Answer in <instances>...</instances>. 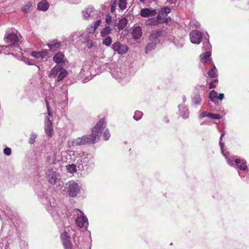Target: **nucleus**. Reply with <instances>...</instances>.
Masks as SVG:
<instances>
[{
  "label": "nucleus",
  "mask_w": 249,
  "mask_h": 249,
  "mask_svg": "<svg viewBox=\"0 0 249 249\" xmlns=\"http://www.w3.org/2000/svg\"><path fill=\"white\" fill-rule=\"evenodd\" d=\"M161 35V32L160 31H153L149 35L148 39V43L145 48V52L146 53L154 50L157 45L160 43L159 37Z\"/></svg>",
  "instance_id": "6"
},
{
  "label": "nucleus",
  "mask_w": 249,
  "mask_h": 249,
  "mask_svg": "<svg viewBox=\"0 0 249 249\" xmlns=\"http://www.w3.org/2000/svg\"><path fill=\"white\" fill-rule=\"evenodd\" d=\"M67 74V71L64 68L61 67L57 78V81L59 82L62 81L66 76Z\"/></svg>",
  "instance_id": "28"
},
{
  "label": "nucleus",
  "mask_w": 249,
  "mask_h": 249,
  "mask_svg": "<svg viewBox=\"0 0 249 249\" xmlns=\"http://www.w3.org/2000/svg\"><path fill=\"white\" fill-rule=\"evenodd\" d=\"M92 69V67H89L88 66H84L80 72V76L81 77H85L87 78L89 75L91 74Z\"/></svg>",
  "instance_id": "22"
},
{
  "label": "nucleus",
  "mask_w": 249,
  "mask_h": 249,
  "mask_svg": "<svg viewBox=\"0 0 249 249\" xmlns=\"http://www.w3.org/2000/svg\"><path fill=\"white\" fill-rule=\"evenodd\" d=\"M103 40V44L107 47H109L112 43V39L110 36H106Z\"/></svg>",
  "instance_id": "36"
},
{
  "label": "nucleus",
  "mask_w": 249,
  "mask_h": 249,
  "mask_svg": "<svg viewBox=\"0 0 249 249\" xmlns=\"http://www.w3.org/2000/svg\"><path fill=\"white\" fill-rule=\"evenodd\" d=\"M163 16H162L160 12H159L158 15L155 18L157 21L158 22L159 24L162 23V22H163Z\"/></svg>",
  "instance_id": "44"
},
{
  "label": "nucleus",
  "mask_w": 249,
  "mask_h": 249,
  "mask_svg": "<svg viewBox=\"0 0 249 249\" xmlns=\"http://www.w3.org/2000/svg\"><path fill=\"white\" fill-rule=\"evenodd\" d=\"M64 57V54L61 52H58L53 57V60L54 62L57 64L63 63V59Z\"/></svg>",
  "instance_id": "26"
},
{
  "label": "nucleus",
  "mask_w": 249,
  "mask_h": 249,
  "mask_svg": "<svg viewBox=\"0 0 249 249\" xmlns=\"http://www.w3.org/2000/svg\"><path fill=\"white\" fill-rule=\"evenodd\" d=\"M224 98V94L223 93H219V95H217V99L222 100Z\"/></svg>",
  "instance_id": "53"
},
{
  "label": "nucleus",
  "mask_w": 249,
  "mask_h": 249,
  "mask_svg": "<svg viewBox=\"0 0 249 249\" xmlns=\"http://www.w3.org/2000/svg\"><path fill=\"white\" fill-rule=\"evenodd\" d=\"M218 81V79L216 78L213 82V83H217Z\"/></svg>",
  "instance_id": "58"
},
{
  "label": "nucleus",
  "mask_w": 249,
  "mask_h": 249,
  "mask_svg": "<svg viewBox=\"0 0 249 249\" xmlns=\"http://www.w3.org/2000/svg\"><path fill=\"white\" fill-rule=\"evenodd\" d=\"M143 113L142 112L140 111H136L135 112L134 115L133 116V118L136 120H139L142 117Z\"/></svg>",
  "instance_id": "39"
},
{
  "label": "nucleus",
  "mask_w": 249,
  "mask_h": 249,
  "mask_svg": "<svg viewBox=\"0 0 249 249\" xmlns=\"http://www.w3.org/2000/svg\"><path fill=\"white\" fill-rule=\"evenodd\" d=\"M227 162L231 166H234L235 165L234 160L233 161L232 160L227 159Z\"/></svg>",
  "instance_id": "50"
},
{
  "label": "nucleus",
  "mask_w": 249,
  "mask_h": 249,
  "mask_svg": "<svg viewBox=\"0 0 249 249\" xmlns=\"http://www.w3.org/2000/svg\"><path fill=\"white\" fill-rule=\"evenodd\" d=\"M146 24L147 25H157L159 24V23L155 18H153L147 20Z\"/></svg>",
  "instance_id": "35"
},
{
  "label": "nucleus",
  "mask_w": 249,
  "mask_h": 249,
  "mask_svg": "<svg viewBox=\"0 0 249 249\" xmlns=\"http://www.w3.org/2000/svg\"><path fill=\"white\" fill-rule=\"evenodd\" d=\"M103 136L104 137V140L105 141H107L109 139L110 135L109 133V131L108 129H106L105 130V131L104 132V133L103 134Z\"/></svg>",
  "instance_id": "43"
},
{
  "label": "nucleus",
  "mask_w": 249,
  "mask_h": 249,
  "mask_svg": "<svg viewBox=\"0 0 249 249\" xmlns=\"http://www.w3.org/2000/svg\"><path fill=\"white\" fill-rule=\"evenodd\" d=\"M95 30H96L94 29V27L92 25H91L87 29V31L89 34L93 33Z\"/></svg>",
  "instance_id": "48"
},
{
  "label": "nucleus",
  "mask_w": 249,
  "mask_h": 249,
  "mask_svg": "<svg viewBox=\"0 0 249 249\" xmlns=\"http://www.w3.org/2000/svg\"><path fill=\"white\" fill-rule=\"evenodd\" d=\"M101 22V20H98L95 21L94 23V25H92V26L94 27V29L96 30V29L100 26Z\"/></svg>",
  "instance_id": "49"
},
{
  "label": "nucleus",
  "mask_w": 249,
  "mask_h": 249,
  "mask_svg": "<svg viewBox=\"0 0 249 249\" xmlns=\"http://www.w3.org/2000/svg\"><path fill=\"white\" fill-rule=\"evenodd\" d=\"M199 118L200 119L202 118V112L199 114Z\"/></svg>",
  "instance_id": "62"
},
{
  "label": "nucleus",
  "mask_w": 249,
  "mask_h": 249,
  "mask_svg": "<svg viewBox=\"0 0 249 249\" xmlns=\"http://www.w3.org/2000/svg\"><path fill=\"white\" fill-rule=\"evenodd\" d=\"M179 114L183 119H186L189 116V110L188 108L183 104L178 106Z\"/></svg>",
  "instance_id": "17"
},
{
  "label": "nucleus",
  "mask_w": 249,
  "mask_h": 249,
  "mask_svg": "<svg viewBox=\"0 0 249 249\" xmlns=\"http://www.w3.org/2000/svg\"><path fill=\"white\" fill-rule=\"evenodd\" d=\"M49 6L46 0H41L37 4V8L40 11H46L48 9Z\"/></svg>",
  "instance_id": "24"
},
{
  "label": "nucleus",
  "mask_w": 249,
  "mask_h": 249,
  "mask_svg": "<svg viewBox=\"0 0 249 249\" xmlns=\"http://www.w3.org/2000/svg\"><path fill=\"white\" fill-rule=\"evenodd\" d=\"M37 137V134L35 132H32L28 140V143L33 144L35 142V140Z\"/></svg>",
  "instance_id": "33"
},
{
  "label": "nucleus",
  "mask_w": 249,
  "mask_h": 249,
  "mask_svg": "<svg viewBox=\"0 0 249 249\" xmlns=\"http://www.w3.org/2000/svg\"><path fill=\"white\" fill-rule=\"evenodd\" d=\"M70 156L75 157L74 162L76 164L79 170H87L92 169L94 166V163L92 156L86 152H75L69 151Z\"/></svg>",
  "instance_id": "3"
},
{
  "label": "nucleus",
  "mask_w": 249,
  "mask_h": 249,
  "mask_svg": "<svg viewBox=\"0 0 249 249\" xmlns=\"http://www.w3.org/2000/svg\"><path fill=\"white\" fill-rule=\"evenodd\" d=\"M66 99L68 100V91H67V90H66Z\"/></svg>",
  "instance_id": "61"
},
{
  "label": "nucleus",
  "mask_w": 249,
  "mask_h": 249,
  "mask_svg": "<svg viewBox=\"0 0 249 249\" xmlns=\"http://www.w3.org/2000/svg\"><path fill=\"white\" fill-rule=\"evenodd\" d=\"M67 185L68 192L70 196L75 197L80 193L81 187L75 181H70L67 183Z\"/></svg>",
  "instance_id": "9"
},
{
  "label": "nucleus",
  "mask_w": 249,
  "mask_h": 249,
  "mask_svg": "<svg viewBox=\"0 0 249 249\" xmlns=\"http://www.w3.org/2000/svg\"><path fill=\"white\" fill-rule=\"evenodd\" d=\"M225 135V131H222V133H221V136H220V139H219V145L220 146V148H221V152L223 155V156L226 158V155L223 153V150H222V148H223V147L224 146V143L222 142V138L224 136V135Z\"/></svg>",
  "instance_id": "38"
},
{
  "label": "nucleus",
  "mask_w": 249,
  "mask_h": 249,
  "mask_svg": "<svg viewBox=\"0 0 249 249\" xmlns=\"http://www.w3.org/2000/svg\"><path fill=\"white\" fill-rule=\"evenodd\" d=\"M171 9L169 7L165 6L163 8H162L159 12L160 13V14L162 15L163 17H166L167 15L170 13Z\"/></svg>",
  "instance_id": "34"
},
{
  "label": "nucleus",
  "mask_w": 249,
  "mask_h": 249,
  "mask_svg": "<svg viewBox=\"0 0 249 249\" xmlns=\"http://www.w3.org/2000/svg\"><path fill=\"white\" fill-rule=\"evenodd\" d=\"M94 10L92 7H89L83 11V16L85 19L94 18Z\"/></svg>",
  "instance_id": "19"
},
{
  "label": "nucleus",
  "mask_w": 249,
  "mask_h": 249,
  "mask_svg": "<svg viewBox=\"0 0 249 249\" xmlns=\"http://www.w3.org/2000/svg\"><path fill=\"white\" fill-rule=\"evenodd\" d=\"M45 131L46 134L49 137H51L53 133L52 121L48 117H46L45 121Z\"/></svg>",
  "instance_id": "16"
},
{
  "label": "nucleus",
  "mask_w": 249,
  "mask_h": 249,
  "mask_svg": "<svg viewBox=\"0 0 249 249\" xmlns=\"http://www.w3.org/2000/svg\"><path fill=\"white\" fill-rule=\"evenodd\" d=\"M199 59L201 62H202V54H200Z\"/></svg>",
  "instance_id": "57"
},
{
  "label": "nucleus",
  "mask_w": 249,
  "mask_h": 249,
  "mask_svg": "<svg viewBox=\"0 0 249 249\" xmlns=\"http://www.w3.org/2000/svg\"><path fill=\"white\" fill-rule=\"evenodd\" d=\"M209 36L207 32L203 33V50L206 51L203 53V64L208 63L213 65V67L209 71L208 74L210 78H216L218 76L217 70L210 57L212 54V45L209 42Z\"/></svg>",
  "instance_id": "4"
},
{
  "label": "nucleus",
  "mask_w": 249,
  "mask_h": 249,
  "mask_svg": "<svg viewBox=\"0 0 249 249\" xmlns=\"http://www.w3.org/2000/svg\"><path fill=\"white\" fill-rule=\"evenodd\" d=\"M218 93L215 90H213L211 91L209 94V97L211 101L213 103L216 102V99H217Z\"/></svg>",
  "instance_id": "32"
},
{
  "label": "nucleus",
  "mask_w": 249,
  "mask_h": 249,
  "mask_svg": "<svg viewBox=\"0 0 249 249\" xmlns=\"http://www.w3.org/2000/svg\"><path fill=\"white\" fill-rule=\"evenodd\" d=\"M97 51L101 52V54L98 56L96 55L100 59H103L101 61L102 66H107L108 67L110 72L112 76L118 80L119 82L123 81V84H124L128 81L129 77L130 76L129 69L124 66L123 67H115V64L111 63L112 60L108 57H106L104 54L102 53V50L100 48L96 47Z\"/></svg>",
  "instance_id": "2"
},
{
  "label": "nucleus",
  "mask_w": 249,
  "mask_h": 249,
  "mask_svg": "<svg viewBox=\"0 0 249 249\" xmlns=\"http://www.w3.org/2000/svg\"><path fill=\"white\" fill-rule=\"evenodd\" d=\"M87 43V46L88 48L91 49L93 46V42L92 40H90Z\"/></svg>",
  "instance_id": "51"
},
{
  "label": "nucleus",
  "mask_w": 249,
  "mask_h": 249,
  "mask_svg": "<svg viewBox=\"0 0 249 249\" xmlns=\"http://www.w3.org/2000/svg\"><path fill=\"white\" fill-rule=\"evenodd\" d=\"M208 117L212 119L220 120L222 118L221 115L219 114H214L212 113H207L206 111H203V117Z\"/></svg>",
  "instance_id": "27"
},
{
  "label": "nucleus",
  "mask_w": 249,
  "mask_h": 249,
  "mask_svg": "<svg viewBox=\"0 0 249 249\" xmlns=\"http://www.w3.org/2000/svg\"><path fill=\"white\" fill-rule=\"evenodd\" d=\"M209 89H210L214 88L216 87V84L213 83V82H212V81L209 83Z\"/></svg>",
  "instance_id": "54"
},
{
  "label": "nucleus",
  "mask_w": 249,
  "mask_h": 249,
  "mask_svg": "<svg viewBox=\"0 0 249 249\" xmlns=\"http://www.w3.org/2000/svg\"><path fill=\"white\" fill-rule=\"evenodd\" d=\"M47 45L51 51L54 52L60 48L61 46V44L58 42L57 40H54L48 43Z\"/></svg>",
  "instance_id": "21"
},
{
  "label": "nucleus",
  "mask_w": 249,
  "mask_h": 249,
  "mask_svg": "<svg viewBox=\"0 0 249 249\" xmlns=\"http://www.w3.org/2000/svg\"><path fill=\"white\" fill-rule=\"evenodd\" d=\"M111 29L109 26H105L101 31V36L102 37L108 36H107L111 34Z\"/></svg>",
  "instance_id": "29"
},
{
  "label": "nucleus",
  "mask_w": 249,
  "mask_h": 249,
  "mask_svg": "<svg viewBox=\"0 0 249 249\" xmlns=\"http://www.w3.org/2000/svg\"><path fill=\"white\" fill-rule=\"evenodd\" d=\"M20 37V35L16 29H9L6 32L4 39L11 46L18 43Z\"/></svg>",
  "instance_id": "7"
},
{
  "label": "nucleus",
  "mask_w": 249,
  "mask_h": 249,
  "mask_svg": "<svg viewBox=\"0 0 249 249\" xmlns=\"http://www.w3.org/2000/svg\"><path fill=\"white\" fill-rule=\"evenodd\" d=\"M37 195L41 198L42 203L47 206V210L55 220L63 214L59 208L55 205L56 203L53 198L48 197L47 194L43 192H39Z\"/></svg>",
  "instance_id": "5"
},
{
  "label": "nucleus",
  "mask_w": 249,
  "mask_h": 249,
  "mask_svg": "<svg viewBox=\"0 0 249 249\" xmlns=\"http://www.w3.org/2000/svg\"><path fill=\"white\" fill-rule=\"evenodd\" d=\"M0 210L2 212H3L4 214V215L7 216L8 218L11 219V218L10 216V209L6 208V210H5L3 208H0Z\"/></svg>",
  "instance_id": "41"
},
{
  "label": "nucleus",
  "mask_w": 249,
  "mask_h": 249,
  "mask_svg": "<svg viewBox=\"0 0 249 249\" xmlns=\"http://www.w3.org/2000/svg\"><path fill=\"white\" fill-rule=\"evenodd\" d=\"M132 34L135 39L140 38L142 36L141 28L139 26L134 27L132 31Z\"/></svg>",
  "instance_id": "23"
},
{
  "label": "nucleus",
  "mask_w": 249,
  "mask_h": 249,
  "mask_svg": "<svg viewBox=\"0 0 249 249\" xmlns=\"http://www.w3.org/2000/svg\"><path fill=\"white\" fill-rule=\"evenodd\" d=\"M105 126L106 122L105 119H101L92 128L90 135H85L81 137H78L69 141L68 142L69 146H81L97 142L99 140V138Z\"/></svg>",
  "instance_id": "1"
},
{
  "label": "nucleus",
  "mask_w": 249,
  "mask_h": 249,
  "mask_svg": "<svg viewBox=\"0 0 249 249\" xmlns=\"http://www.w3.org/2000/svg\"><path fill=\"white\" fill-rule=\"evenodd\" d=\"M234 163L236 168L239 169V170H238L239 175L240 177L244 178L245 176L244 175L243 172L247 169L246 160L244 159L237 158L234 160Z\"/></svg>",
  "instance_id": "11"
},
{
  "label": "nucleus",
  "mask_w": 249,
  "mask_h": 249,
  "mask_svg": "<svg viewBox=\"0 0 249 249\" xmlns=\"http://www.w3.org/2000/svg\"><path fill=\"white\" fill-rule=\"evenodd\" d=\"M71 213L74 215L77 216L75 222L78 227L80 228L87 227L89 225L88 219L82 211L79 209H74L71 211Z\"/></svg>",
  "instance_id": "8"
},
{
  "label": "nucleus",
  "mask_w": 249,
  "mask_h": 249,
  "mask_svg": "<svg viewBox=\"0 0 249 249\" xmlns=\"http://www.w3.org/2000/svg\"><path fill=\"white\" fill-rule=\"evenodd\" d=\"M170 19V17H163V22H162V23H168Z\"/></svg>",
  "instance_id": "52"
},
{
  "label": "nucleus",
  "mask_w": 249,
  "mask_h": 249,
  "mask_svg": "<svg viewBox=\"0 0 249 249\" xmlns=\"http://www.w3.org/2000/svg\"><path fill=\"white\" fill-rule=\"evenodd\" d=\"M111 21V17L110 16H107L106 21L107 24H109Z\"/></svg>",
  "instance_id": "55"
},
{
  "label": "nucleus",
  "mask_w": 249,
  "mask_h": 249,
  "mask_svg": "<svg viewBox=\"0 0 249 249\" xmlns=\"http://www.w3.org/2000/svg\"><path fill=\"white\" fill-rule=\"evenodd\" d=\"M2 48L3 49H9V47L8 46H2Z\"/></svg>",
  "instance_id": "59"
},
{
  "label": "nucleus",
  "mask_w": 249,
  "mask_h": 249,
  "mask_svg": "<svg viewBox=\"0 0 249 249\" xmlns=\"http://www.w3.org/2000/svg\"><path fill=\"white\" fill-rule=\"evenodd\" d=\"M31 5V4H30V3H27V4L24 5L22 8V11L25 13L27 12L29 10Z\"/></svg>",
  "instance_id": "46"
},
{
  "label": "nucleus",
  "mask_w": 249,
  "mask_h": 249,
  "mask_svg": "<svg viewBox=\"0 0 249 249\" xmlns=\"http://www.w3.org/2000/svg\"><path fill=\"white\" fill-rule=\"evenodd\" d=\"M168 2L169 3H174V1H173V0H168Z\"/></svg>",
  "instance_id": "63"
},
{
  "label": "nucleus",
  "mask_w": 249,
  "mask_h": 249,
  "mask_svg": "<svg viewBox=\"0 0 249 249\" xmlns=\"http://www.w3.org/2000/svg\"><path fill=\"white\" fill-rule=\"evenodd\" d=\"M127 24V19L125 18H122L120 20L118 24L117 25L118 29L119 30H121L124 28V27Z\"/></svg>",
  "instance_id": "31"
},
{
  "label": "nucleus",
  "mask_w": 249,
  "mask_h": 249,
  "mask_svg": "<svg viewBox=\"0 0 249 249\" xmlns=\"http://www.w3.org/2000/svg\"><path fill=\"white\" fill-rule=\"evenodd\" d=\"M70 238V236L65 232L61 235V239L65 249H71V243Z\"/></svg>",
  "instance_id": "15"
},
{
  "label": "nucleus",
  "mask_w": 249,
  "mask_h": 249,
  "mask_svg": "<svg viewBox=\"0 0 249 249\" xmlns=\"http://www.w3.org/2000/svg\"><path fill=\"white\" fill-rule=\"evenodd\" d=\"M56 170V169H50L46 173L48 180L52 185H55L59 179V174Z\"/></svg>",
  "instance_id": "10"
},
{
  "label": "nucleus",
  "mask_w": 249,
  "mask_h": 249,
  "mask_svg": "<svg viewBox=\"0 0 249 249\" xmlns=\"http://www.w3.org/2000/svg\"><path fill=\"white\" fill-rule=\"evenodd\" d=\"M46 106H47V110H48V114L49 116H52V113H51V112L50 111V108H49L48 102L47 101H46Z\"/></svg>",
  "instance_id": "56"
},
{
  "label": "nucleus",
  "mask_w": 249,
  "mask_h": 249,
  "mask_svg": "<svg viewBox=\"0 0 249 249\" xmlns=\"http://www.w3.org/2000/svg\"><path fill=\"white\" fill-rule=\"evenodd\" d=\"M157 12L155 9H150L148 8H143L141 11V15L144 18H147L150 16H155Z\"/></svg>",
  "instance_id": "18"
},
{
  "label": "nucleus",
  "mask_w": 249,
  "mask_h": 249,
  "mask_svg": "<svg viewBox=\"0 0 249 249\" xmlns=\"http://www.w3.org/2000/svg\"><path fill=\"white\" fill-rule=\"evenodd\" d=\"M82 38L84 40L85 42H88L91 40L90 37L88 34H83L81 36Z\"/></svg>",
  "instance_id": "45"
},
{
  "label": "nucleus",
  "mask_w": 249,
  "mask_h": 249,
  "mask_svg": "<svg viewBox=\"0 0 249 249\" xmlns=\"http://www.w3.org/2000/svg\"><path fill=\"white\" fill-rule=\"evenodd\" d=\"M182 99H183V102H185V101L186 100V97L185 96H183Z\"/></svg>",
  "instance_id": "60"
},
{
  "label": "nucleus",
  "mask_w": 249,
  "mask_h": 249,
  "mask_svg": "<svg viewBox=\"0 0 249 249\" xmlns=\"http://www.w3.org/2000/svg\"><path fill=\"white\" fill-rule=\"evenodd\" d=\"M202 90V87L201 85L195 87L194 89V96L193 97L192 102L195 105H200L201 98L200 93Z\"/></svg>",
  "instance_id": "14"
},
{
  "label": "nucleus",
  "mask_w": 249,
  "mask_h": 249,
  "mask_svg": "<svg viewBox=\"0 0 249 249\" xmlns=\"http://www.w3.org/2000/svg\"><path fill=\"white\" fill-rule=\"evenodd\" d=\"M111 48L115 52L119 54H124L126 53L128 51V47L125 44H123L119 41L114 43Z\"/></svg>",
  "instance_id": "12"
},
{
  "label": "nucleus",
  "mask_w": 249,
  "mask_h": 249,
  "mask_svg": "<svg viewBox=\"0 0 249 249\" xmlns=\"http://www.w3.org/2000/svg\"><path fill=\"white\" fill-rule=\"evenodd\" d=\"M67 170L71 173L76 171V165L74 164L69 165L67 166Z\"/></svg>",
  "instance_id": "40"
},
{
  "label": "nucleus",
  "mask_w": 249,
  "mask_h": 249,
  "mask_svg": "<svg viewBox=\"0 0 249 249\" xmlns=\"http://www.w3.org/2000/svg\"><path fill=\"white\" fill-rule=\"evenodd\" d=\"M31 56L39 59L45 58L48 55V51L43 50L40 52L33 51L31 53Z\"/></svg>",
  "instance_id": "20"
},
{
  "label": "nucleus",
  "mask_w": 249,
  "mask_h": 249,
  "mask_svg": "<svg viewBox=\"0 0 249 249\" xmlns=\"http://www.w3.org/2000/svg\"><path fill=\"white\" fill-rule=\"evenodd\" d=\"M116 2L117 0H111L110 1L111 12L112 13L115 11Z\"/></svg>",
  "instance_id": "42"
},
{
  "label": "nucleus",
  "mask_w": 249,
  "mask_h": 249,
  "mask_svg": "<svg viewBox=\"0 0 249 249\" xmlns=\"http://www.w3.org/2000/svg\"><path fill=\"white\" fill-rule=\"evenodd\" d=\"M26 63L28 64L29 65H32L33 64L29 61H27V62H26Z\"/></svg>",
  "instance_id": "64"
},
{
  "label": "nucleus",
  "mask_w": 249,
  "mask_h": 249,
  "mask_svg": "<svg viewBox=\"0 0 249 249\" xmlns=\"http://www.w3.org/2000/svg\"><path fill=\"white\" fill-rule=\"evenodd\" d=\"M202 34L198 30H193L190 34L191 42L193 44H199L201 42Z\"/></svg>",
  "instance_id": "13"
},
{
  "label": "nucleus",
  "mask_w": 249,
  "mask_h": 249,
  "mask_svg": "<svg viewBox=\"0 0 249 249\" xmlns=\"http://www.w3.org/2000/svg\"><path fill=\"white\" fill-rule=\"evenodd\" d=\"M61 67L62 66L59 65L55 66L50 72L49 77L53 78L56 77V75L58 74Z\"/></svg>",
  "instance_id": "25"
},
{
  "label": "nucleus",
  "mask_w": 249,
  "mask_h": 249,
  "mask_svg": "<svg viewBox=\"0 0 249 249\" xmlns=\"http://www.w3.org/2000/svg\"><path fill=\"white\" fill-rule=\"evenodd\" d=\"M4 154L6 156H10L11 154V149L10 148L6 147L3 150Z\"/></svg>",
  "instance_id": "47"
},
{
  "label": "nucleus",
  "mask_w": 249,
  "mask_h": 249,
  "mask_svg": "<svg viewBox=\"0 0 249 249\" xmlns=\"http://www.w3.org/2000/svg\"><path fill=\"white\" fill-rule=\"evenodd\" d=\"M126 0H119L118 6L121 10H124L126 8Z\"/></svg>",
  "instance_id": "37"
},
{
  "label": "nucleus",
  "mask_w": 249,
  "mask_h": 249,
  "mask_svg": "<svg viewBox=\"0 0 249 249\" xmlns=\"http://www.w3.org/2000/svg\"><path fill=\"white\" fill-rule=\"evenodd\" d=\"M0 249H10L9 243L6 239H0Z\"/></svg>",
  "instance_id": "30"
}]
</instances>
